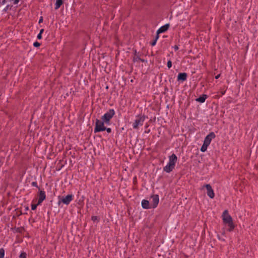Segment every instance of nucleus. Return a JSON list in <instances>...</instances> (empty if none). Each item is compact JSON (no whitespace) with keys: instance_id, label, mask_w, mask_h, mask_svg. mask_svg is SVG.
<instances>
[{"instance_id":"nucleus-1","label":"nucleus","mask_w":258,"mask_h":258,"mask_svg":"<svg viewBox=\"0 0 258 258\" xmlns=\"http://www.w3.org/2000/svg\"><path fill=\"white\" fill-rule=\"evenodd\" d=\"M222 217L223 222L225 224H228L229 227L228 229V231L230 232L232 231L234 229L235 226L233 222L232 218L231 216L230 215H229L227 210H226L223 212Z\"/></svg>"},{"instance_id":"nucleus-2","label":"nucleus","mask_w":258,"mask_h":258,"mask_svg":"<svg viewBox=\"0 0 258 258\" xmlns=\"http://www.w3.org/2000/svg\"><path fill=\"white\" fill-rule=\"evenodd\" d=\"M115 114V111L113 109H109L103 115L101 119L105 121V124H109L111 119Z\"/></svg>"},{"instance_id":"nucleus-3","label":"nucleus","mask_w":258,"mask_h":258,"mask_svg":"<svg viewBox=\"0 0 258 258\" xmlns=\"http://www.w3.org/2000/svg\"><path fill=\"white\" fill-rule=\"evenodd\" d=\"M146 117V116L144 115H139L137 116L136 119L133 123V128L137 130L139 128V126L143 125Z\"/></svg>"},{"instance_id":"nucleus-4","label":"nucleus","mask_w":258,"mask_h":258,"mask_svg":"<svg viewBox=\"0 0 258 258\" xmlns=\"http://www.w3.org/2000/svg\"><path fill=\"white\" fill-rule=\"evenodd\" d=\"M105 121L98 119H96L95 127L94 128V133H98L105 131V126H104Z\"/></svg>"},{"instance_id":"nucleus-5","label":"nucleus","mask_w":258,"mask_h":258,"mask_svg":"<svg viewBox=\"0 0 258 258\" xmlns=\"http://www.w3.org/2000/svg\"><path fill=\"white\" fill-rule=\"evenodd\" d=\"M59 201L58 204L59 205L61 202L64 204L68 205L70 202L73 200V196L72 195H68L66 197H58Z\"/></svg>"},{"instance_id":"nucleus-6","label":"nucleus","mask_w":258,"mask_h":258,"mask_svg":"<svg viewBox=\"0 0 258 258\" xmlns=\"http://www.w3.org/2000/svg\"><path fill=\"white\" fill-rule=\"evenodd\" d=\"M151 199L152 200L151 203V207L152 208H155L157 207L159 203V196L158 195H153L152 196H151Z\"/></svg>"},{"instance_id":"nucleus-7","label":"nucleus","mask_w":258,"mask_h":258,"mask_svg":"<svg viewBox=\"0 0 258 258\" xmlns=\"http://www.w3.org/2000/svg\"><path fill=\"white\" fill-rule=\"evenodd\" d=\"M216 136L213 132H211L209 134H208L206 138H205L204 143L209 145L211 142V141L213 139L215 138Z\"/></svg>"},{"instance_id":"nucleus-8","label":"nucleus","mask_w":258,"mask_h":258,"mask_svg":"<svg viewBox=\"0 0 258 258\" xmlns=\"http://www.w3.org/2000/svg\"><path fill=\"white\" fill-rule=\"evenodd\" d=\"M204 187H205L207 190V195L211 199L214 198L215 196V194L214 191L212 188V186L209 184H207L204 185Z\"/></svg>"},{"instance_id":"nucleus-9","label":"nucleus","mask_w":258,"mask_h":258,"mask_svg":"<svg viewBox=\"0 0 258 258\" xmlns=\"http://www.w3.org/2000/svg\"><path fill=\"white\" fill-rule=\"evenodd\" d=\"M46 195L44 190H40L39 194V199L38 200L37 205H40L42 202L45 199Z\"/></svg>"},{"instance_id":"nucleus-10","label":"nucleus","mask_w":258,"mask_h":258,"mask_svg":"<svg viewBox=\"0 0 258 258\" xmlns=\"http://www.w3.org/2000/svg\"><path fill=\"white\" fill-rule=\"evenodd\" d=\"M177 160V157L176 156V155L174 154H172L171 156H169V161L168 163L171 164L172 165L175 166Z\"/></svg>"},{"instance_id":"nucleus-11","label":"nucleus","mask_w":258,"mask_h":258,"mask_svg":"<svg viewBox=\"0 0 258 258\" xmlns=\"http://www.w3.org/2000/svg\"><path fill=\"white\" fill-rule=\"evenodd\" d=\"M169 24H166L165 25L161 27L157 31V33H161L166 32L169 28Z\"/></svg>"},{"instance_id":"nucleus-12","label":"nucleus","mask_w":258,"mask_h":258,"mask_svg":"<svg viewBox=\"0 0 258 258\" xmlns=\"http://www.w3.org/2000/svg\"><path fill=\"white\" fill-rule=\"evenodd\" d=\"M187 74L186 73H179L177 76V80L184 81L187 79Z\"/></svg>"},{"instance_id":"nucleus-13","label":"nucleus","mask_w":258,"mask_h":258,"mask_svg":"<svg viewBox=\"0 0 258 258\" xmlns=\"http://www.w3.org/2000/svg\"><path fill=\"white\" fill-rule=\"evenodd\" d=\"M174 167L171 164L168 163L167 165L163 168V170L167 173H170L173 170Z\"/></svg>"},{"instance_id":"nucleus-14","label":"nucleus","mask_w":258,"mask_h":258,"mask_svg":"<svg viewBox=\"0 0 258 258\" xmlns=\"http://www.w3.org/2000/svg\"><path fill=\"white\" fill-rule=\"evenodd\" d=\"M142 206L145 209H148L152 208L149 202L146 200H143L142 201Z\"/></svg>"},{"instance_id":"nucleus-15","label":"nucleus","mask_w":258,"mask_h":258,"mask_svg":"<svg viewBox=\"0 0 258 258\" xmlns=\"http://www.w3.org/2000/svg\"><path fill=\"white\" fill-rule=\"evenodd\" d=\"M208 98V96L206 94H203L200 97L196 99V101L201 103H203L205 101L206 99Z\"/></svg>"},{"instance_id":"nucleus-16","label":"nucleus","mask_w":258,"mask_h":258,"mask_svg":"<svg viewBox=\"0 0 258 258\" xmlns=\"http://www.w3.org/2000/svg\"><path fill=\"white\" fill-rule=\"evenodd\" d=\"M63 4V1L62 0H56V3L55 4V9L57 10L58 9L60 6Z\"/></svg>"},{"instance_id":"nucleus-17","label":"nucleus","mask_w":258,"mask_h":258,"mask_svg":"<svg viewBox=\"0 0 258 258\" xmlns=\"http://www.w3.org/2000/svg\"><path fill=\"white\" fill-rule=\"evenodd\" d=\"M208 146H209L208 145H207V144H206L204 143L203 145L201 147V151L202 152H205L207 150V148H208Z\"/></svg>"},{"instance_id":"nucleus-18","label":"nucleus","mask_w":258,"mask_h":258,"mask_svg":"<svg viewBox=\"0 0 258 258\" xmlns=\"http://www.w3.org/2000/svg\"><path fill=\"white\" fill-rule=\"evenodd\" d=\"M139 59H140V57L138 55H137V52L136 50L135 52V56L133 58V61L135 62L138 61H139Z\"/></svg>"},{"instance_id":"nucleus-19","label":"nucleus","mask_w":258,"mask_h":258,"mask_svg":"<svg viewBox=\"0 0 258 258\" xmlns=\"http://www.w3.org/2000/svg\"><path fill=\"white\" fill-rule=\"evenodd\" d=\"M5 249L3 248H0V258H4Z\"/></svg>"},{"instance_id":"nucleus-20","label":"nucleus","mask_w":258,"mask_h":258,"mask_svg":"<svg viewBox=\"0 0 258 258\" xmlns=\"http://www.w3.org/2000/svg\"><path fill=\"white\" fill-rule=\"evenodd\" d=\"M19 257L20 258H27V254L25 252H21Z\"/></svg>"},{"instance_id":"nucleus-21","label":"nucleus","mask_w":258,"mask_h":258,"mask_svg":"<svg viewBox=\"0 0 258 258\" xmlns=\"http://www.w3.org/2000/svg\"><path fill=\"white\" fill-rule=\"evenodd\" d=\"M91 220L93 221H98V218L97 216H92L91 217Z\"/></svg>"},{"instance_id":"nucleus-22","label":"nucleus","mask_w":258,"mask_h":258,"mask_svg":"<svg viewBox=\"0 0 258 258\" xmlns=\"http://www.w3.org/2000/svg\"><path fill=\"white\" fill-rule=\"evenodd\" d=\"M33 46L34 47H38L40 46V43L37 41H36L33 43Z\"/></svg>"},{"instance_id":"nucleus-23","label":"nucleus","mask_w":258,"mask_h":258,"mask_svg":"<svg viewBox=\"0 0 258 258\" xmlns=\"http://www.w3.org/2000/svg\"><path fill=\"white\" fill-rule=\"evenodd\" d=\"M167 67L170 69L172 67V62L171 60H168L167 63Z\"/></svg>"},{"instance_id":"nucleus-24","label":"nucleus","mask_w":258,"mask_h":258,"mask_svg":"<svg viewBox=\"0 0 258 258\" xmlns=\"http://www.w3.org/2000/svg\"><path fill=\"white\" fill-rule=\"evenodd\" d=\"M38 205L37 204H32L31 205V209L32 210H35L37 208V206Z\"/></svg>"},{"instance_id":"nucleus-25","label":"nucleus","mask_w":258,"mask_h":258,"mask_svg":"<svg viewBox=\"0 0 258 258\" xmlns=\"http://www.w3.org/2000/svg\"><path fill=\"white\" fill-rule=\"evenodd\" d=\"M31 185L33 186L36 187L39 189V187L38 186L37 183L36 181L32 182Z\"/></svg>"},{"instance_id":"nucleus-26","label":"nucleus","mask_w":258,"mask_h":258,"mask_svg":"<svg viewBox=\"0 0 258 258\" xmlns=\"http://www.w3.org/2000/svg\"><path fill=\"white\" fill-rule=\"evenodd\" d=\"M156 40H153L151 42V45L152 46H154L155 45V44H156Z\"/></svg>"},{"instance_id":"nucleus-27","label":"nucleus","mask_w":258,"mask_h":258,"mask_svg":"<svg viewBox=\"0 0 258 258\" xmlns=\"http://www.w3.org/2000/svg\"><path fill=\"white\" fill-rule=\"evenodd\" d=\"M105 131H106L108 133H110L111 132V129L110 128H107L105 127Z\"/></svg>"},{"instance_id":"nucleus-28","label":"nucleus","mask_w":258,"mask_h":258,"mask_svg":"<svg viewBox=\"0 0 258 258\" xmlns=\"http://www.w3.org/2000/svg\"><path fill=\"white\" fill-rule=\"evenodd\" d=\"M37 39H41L42 38V34L39 33L37 36Z\"/></svg>"},{"instance_id":"nucleus-29","label":"nucleus","mask_w":258,"mask_h":258,"mask_svg":"<svg viewBox=\"0 0 258 258\" xmlns=\"http://www.w3.org/2000/svg\"><path fill=\"white\" fill-rule=\"evenodd\" d=\"M6 2L7 0H2V1L0 2V4L4 5Z\"/></svg>"},{"instance_id":"nucleus-30","label":"nucleus","mask_w":258,"mask_h":258,"mask_svg":"<svg viewBox=\"0 0 258 258\" xmlns=\"http://www.w3.org/2000/svg\"><path fill=\"white\" fill-rule=\"evenodd\" d=\"M173 48L174 49V50H175V51H177V50H178L179 47H178V46L177 45H174V46H173Z\"/></svg>"},{"instance_id":"nucleus-31","label":"nucleus","mask_w":258,"mask_h":258,"mask_svg":"<svg viewBox=\"0 0 258 258\" xmlns=\"http://www.w3.org/2000/svg\"><path fill=\"white\" fill-rule=\"evenodd\" d=\"M9 8V6L8 5L4 9V11L6 12L7 11V10H8Z\"/></svg>"},{"instance_id":"nucleus-32","label":"nucleus","mask_w":258,"mask_h":258,"mask_svg":"<svg viewBox=\"0 0 258 258\" xmlns=\"http://www.w3.org/2000/svg\"><path fill=\"white\" fill-rule=\"evenodd\" d=\"M19 2V0H14V5H17L18 4V3Z\"/></svg>"},{"instance_id":"nucleus-33","label":"nucleus","mask_w":258,"mask_h":258,"mask_svg":"<svg viewBox=\"0 0 258 258\" xmlns=\"http://www.w3.org/2000/svg\"><path fill=\"white\" fill-rule=\"evenodd\" d=\"M43 21V18L41 17L39 20V23H41Z\"/></svg>"},{"instance_id":"nucleus-34","label":"nucleus","mask_w":258,"mask_h":258,"mask_svg":"<svg viewBox=\"0 0 258 258\" xmlns=\"http://www.w3.org/2000/svg\"><path fill=\"white\" fill-rule=\"evenodd\" d=\"M158 34H158V33H157V35H156V37H155V38L154 39V40H156V41L157 40V39H158V38H159V35H158Z\"/></svg>"},{"instance_id":"nucleus-35","label":"nucleus","mask_w":258,"mask_h":258,"mask_svg":"<svg viewBox=\"0 0 258 258\" xmlns=\"http://www.w3.org/2000/svg\"><path fill=\"white\" fill-rule=\"evenodd\" d=\"M43 32H44V29H42L40 30L39 33L42 34L43 33Z\"/></svg>"},{"instance_id":"nucleus-36","label":"nucleus","mask_w":258,"mask_h":258,"mask_svg":"<svg viewBox=\"0 0 258 258\" xmlns=\"http://www.w3.org/2000/svg\"><path fill=\"white\" fill-rule=\"evenodd\" d=\"M220 74H219V75H217V76L215 77V79H218V78L220 77Z\"/></svg>"},{"instance_id":"nucleus-37","label":"nucleus","mask_w":258,"mask_h":258,"mask_svg":"<svg viewBox=\"0 0 258 258\" xmlns=\"http://www.w3.org/2000/svg\"><path fill=\"white\" fill-rule=\"evenodd\" d=\"M139 60L142 61V62H145V59L141 58H140V59H139Z\"/></svg>"},{"instance_id":"nucleus-38","label":"nucleus","mask_w":258,"mask_h":258,"mask_svg":"<svg viewBox=\"0 0 258 258\" xmlns=\"http://www.w3.org/2000/svg\"><path fill=\"white\" fill-rule=\"evenodd\" d=\"M225 91H224L221 92V94H222V95H224L225 94Z\"/></svg>"},{"instance_id":"nucleus-39","label":"nucleus","mask_w":258,"mask_h":258,"mask_svg":"<svg viewBox=\"0 0 258 258\" xmlns=\"http://www.w3.org/2000/svg\"><path fill=\"white\" fill-rule=\"evenodd\" d=\"M148 126H149V124H146V125H145V127L147 128V127H148Z\"/></svg>"},{"instance_id":"nucleus-40","label":"nucleus","mask_w":258,"mask_h":258,"mask_svg":"<svg viewBox=\"0 0 258 258\" xmlns=\"http://www.w3.org/2000/svg\"><path fill=\"white\" fill-rule=\"evenodd\" d=\"M145 132L147 133H149L150 132V130L147 131V132L146 131Z\"/></svg>"},{"instance_id":"nucleus-41","label":"nucleus","mask_w":258,"mask_h":258,"mask_svg":"<svg viewBox=\"0 0 258 258\" xmlns=\"http://www.w3.org/2000/svg\"><path fill=\"white\" fill-rule=\"evenodd\" d=\"M28 209H29L28 207H27L26 208V210H28Z\"/></svg>"}]
</instances>
